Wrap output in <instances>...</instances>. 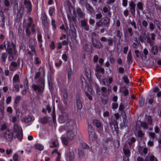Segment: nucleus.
I'll return each mask as SVG.
<instances>
[{
	"mask_svg": "<svg viewBox=\"0 0 161 161\" xmlns=\"http://www.w3.org/2000/svg\"><path fill=\"white\" fill-rule=\"evenodd\" d=\"M85 93L86 96L88 97L89 100L90 101H92L93 99L91 95L87 91H85Z\"/></svg>",
	"mask_w": 161,
	"mask_h": 161,
	"instance_id": "obj_47",
	"label": "nucleus"
},
{
	"mask_svg": "<svg viewBox=\"0 0 161 161\" xmlns=\"http://www.w3.org/2000/svg\"><path fill=\"white\" fill-rule=\"evenodd\" d=\"M31 117L30 116L25 117V121L26 122H30L31 120Z\"/></svg>",
	"mask_w": 161,
	"mask_h": 161,
	"instance_id": "obj_59",
	"label": "nucleus"
},
{
	"mask_svg": "<svg viewBox=\"0 0 161 161\" xmlns=\"http://www.w3.org/2000/svg\"><path fill=\"white\" fill-rule=\"evenodd\" d=\"M13 80L14 83L19 82V75L18 74H15L14 76Z\"/></svg>",
	"mask_w": 161,
	"mask_h": 161,
	"instance_id": "obj_41",
	"label": "nucleus"
},
{
	"mask_svg": "<svg viewBox=\"0 0 161 161\" xmlns=\"http://www.w3.org/2000/svg\"><path fill=\"white\" fill-rule=\"evenodd\" d=\"M147 122L149 125H151L152 123V119L151 116L148 115L147 118Z\"/></svg>",
	"mask_w": 161,
	"mask_h": 161,
	"instance_id": "obj_51",
	"label": "nucleus"
},
{
	"mask_svg": "<svg viewBox=\"0 0 161 161\" xmlns=\"http://www.w3.org/2000/svg\"><path fill=\"white\" fill-rule=\"evenodd\" d=\"M48 84L49 90L51 92L53 90V82H48Z\"/></svg>",
	"mask_w": 161,
	"mask_h": 161,
	"instance_id": "obj_55",
	"label": "nucleus"
},
{
	"mask_svg": "<svg viewBox=\"0 0 161 161\" xmlns=\"http://www.w3.org/2000/svg\"><path fill=\"white\" fill-rule=\"evenodd\" d=\"M144 4L141 2H139L137 4V7L138 9L137 10V13L138 14H140V11L139 10H140L142 11H143L144 9L143 7Z\"/></svg>",
	"mask_w": 161,
	"mask_h": 161,
	"instance_id": "obj_15",
	"label": "nucleus"
},
{
	"mask_svg": "<svg viewBox=\"0 0 161 161\" xmlns=\"http://www.w3.org/2000/svg\"><path fill=\"white\" fill-rule=\"evenodd\" d=\"M11 66H13L14 67H16L18 68L17 67V65L16 62L14 61H13L11 62L10 64L9 67L10 68V69L11 70H13L11 69Z\"/></svg>",
	"mask_w": 161,
	"mask_h": 161,
	"instance_id": "obj_50",
	"label": "nucleus"
},
{
	"mask_svg": "<svg viewBox=\"0 0 161 161\" xmlns=\"http://www.w3.org/2000/svg\"><path fill=\"white\" fill-rule=\"evenodd\" d=\"M51 50H53L55 48V43L53 41H52L51 42L49 46Z\"/></svg>",
	"mask_w": 161,
	"mask_h": 161,
	"instance_id": "obj_57",
	"label": "nucleus"
},
{
	"mask_svg": "<svg viewBox=\"0 0 161 161\" xmlns=\"http://www.w3.org/2000/svg\"><path fill=\"white\" fill-rule=\"evenodd\" d=\"M127 61L129 64H131L132 61V57L131 51L129 52L127 56Z\"/></svg>",
	"mask_w": 161,
	"mask_h": 161,
	"instance_id": "obj_27",
	"label": "nucleus"
},
{
	"mask_svg": "<svg viewBox=\"0 0 161 161\" xmlns=\"http://www.w3.org/2000/svg\"><path fill=\"white\" fill-rule=\"evenodd\" d=\"M96 68V71L97 72H99L102 74H105V70L104 68L99 67L98 65H97Z\"/></svg>",
	"mask_w": 161,
	"mask_h": 161,
	"instance_id": "obj_36",
	"label": "nucleus"
},
{
	"mask_svg": "<svg viewBox=\"0 0 161 161\" xmlns=\"http://www.w3.org/2000/svg\"><path fill=\"white\" fill-rule=\"evenodd\" d=\"M7 57V55L6 53H2L1 56V62L2 63L4 64L6 62Z\"/></svg>",
	"mask_w": 161,
	"mask_h": 161,
	"instance_id": "obj_30",
	"label": "nucleus"
},
{
	"mask_svg": "<svg viewBox=\"0 0 161 161\" xmlns=\"http://www.w3.org/2000/svg\"><path fill=\"white\" fill-rule=\"evenodd\" d=\"M21 99V97L20 96H18L15 98L14 101V102L13 106L14 108L16 111H17V110L18 109V108Z\"/></svg>",
	"mask_w": 161,
	"mask_h": 161,
	"instance_id": "obj_8",
	"label": "nucleus"
},
{
	"mask_svg": "<svg viewBox=\"0 0 161 161\" xmlns=\"http://www.w3.org/2000/svg\"><path fill=\"white\" fill-rule=\"evenodd\" d=\"M36 42L33 39L31 38L29 39V47L31 50H33L35 49V47Z\"/></svg>",
	"mask_w": 161,
	"mask_h": 161,
	"instance_id": "obj_11",
	"label": "nucleus"
},
{
	"mask_svg": "<svg viewBox=\"0 0 161 161\" xmlns=\"http://www.w3.org/2000/svg\"><path fill=\"white\" fill-rule=\"evenodd\" d=\"M124 107L123 105L121 104L119 105V110L121 111V113H125V111L124 110Z\"/></svg>",
	"mask_w": 161,
	"mask_h": 161,
	"instance_id": "obj_61",
	"label": "nucleus"
},
{
	"mask_svg": "<svg viewBox=\"0 0 161 161\" xmlns=\"http://www.w3.org/2000/svg\"><path fill=\"white\" fill-rule=\"evenodd\" d=\"M76 12L78 16L80 18H84L85 16V14L81 10L79 7H77L76 8Z\"/></svg>",
	"mask_w": 161,
	"mask_h": 161,
	"instance_id": "obj_16",
	"label": "nucleus"
},
{
	"mask_svg": "<svg viewBox=\"0 0 161 161\" xmlns=\"http://www.w3.org/2000/svg\"><path fill=\"white\" fill-rule=\"evenodd\" d=\"M100 22L104 25H107L109 24L110 20L107 17H104L100 20Z\"/></svg>",
	"mask_w": 161,
	"mask_h": 161,
	"instance_id": "obj_19",
	"label": "nucleus"
},
{
	"mask_svg": "<svg viewBox=\"0 0 161 161\" xmlns=\"http://www.w3.org/2000/svg\"><path fill=\"white\" fill-rule=\"evenodd\" d=\"M149 136L150 137L151 139L153 140L156 137V134L154 132H149Z\"/></svg>",
	"mask_w": 161,
	"mask_h": 161,
	"instance_id": "obj_49",
	"label": "nucleus"
},
{
	"mask_svg": "<svg viewBox=\"0 0 161 161\" xmlns=\"http://www.w3.org/2000/svg\"><path fill=\"white\" fill-rule=\"evenodd\" d=\"M147 42L148 43H149L150 46H152L154 43V41H152L150 37L149 36L147 37Z\"/></svg>",
	"mask_w": 161,
	"mask_h": 161,
	"instance_id": "obj_46",
	"label": "nucleus"
},
{
	"mask_svg": "<svg viewBox=\"0 0 161 161\" xmlns=\"http://www.w3.org/2000/svg\"><path fill=\"white\" fill-rule=\"evenodd\" d=\"M5 49L6 52L8 55V59L10 61L14 60V56L16 55L17 50L16 44L13 42H11L10 41L6 39L3 42V44L0 45V49Z\"/></svg>",
	"mask_w": 161,
	"mask_h": 161,
	"instance_id": "obj_1",
	"label": "nucleus"
},
{
	"mask_svg": "<svg viewBox=\"0 0 161 161\" xmlns=\"http://www.w3.org/2000/svg\"><path fill=\"white\" fill-rule=\"evenodd\" d=\"M78 154L79 156V158H80L81 159L82 158L84 155L85 153L83 149L81 148H79L78 149Z\"/></svg>",
	"mask_w": 161,
	"mask_h": 161,
	"instance_id": "obj_32",
	"label": "nucleus"
},
{
	"mask_svg": "<svg viewBox=\"0 0 161 161\" xmlns=\"http://www.w3.org/2000/svg\"><path fill=\"white\" fill-rule=\"evenodd\" d=\"M93 124L95 125L97 128L101 127L102 124L101 122L98 120L97 119H94L92 121Z\"/></svg>",
	"mask_w": 161,
	"mask_h": 161,
	"instance_id": "obj_20",
	"label": "nucleus"
},
{
	"mask_svg": "<svg viewBox=\"0 0 161 161\" xmlns=\"http://www.w3.org/2000/svg\"><path fill=\"white\" fill-rule=\"evenodd\" d=\"M14 133L12 130L8 129L4 134V137L8 141H11L13 137Z\"/></svg>",
	"mask_w": 161,
	"mask_h": 161,
	"instance_id": "obj_5",
	"label": "nucleus"
},
{
	"mask_svg": "<svg viewBox=\"0 0 161 161\" xmlns=\"http://www.w3.org/2000/svg\"><path fill=\"white\" fill-rule=\"evenodd\" d=\"M76 104L77 109L81 110L82 108V103L79 98L76 99Z\"/></svg>",
	"mask_w": 161,
	"mask_h": 161,
	"instance_id": "obj_21",
	"label": "nucleus"
},
{
	"mask_svg": "<svg viewBox=\"0 0 161 161\" xmlns=\"http://www.w3.org/2000/svg\"><path fill=\"white\" fill-rule=\"evenodd\" d=\"M24 4L25 5H27V6L25 7V8L27 9L28 12H31L32 11V6L30 0H24Z\"/></svg>",
	"mask_w": 161,
	"mask_h": 161,
	"instance_id": "obj_10",
	"label": "nucleus"
},
{
	"mask_svg": "<svg viewBox=\"0 0 161 161\" xmlns=\"http://www.w3.org/2000/svg\"><path fill=\"white\" fill-rule=\"evenodd\" d=\"M37 39L38 42H42L43 40L42 39V34L39 33L37 34Z\"/></svg>",
	"mask_w": 161,
	"mask_h": 161,
	"instance_id": "obj_45",
	"label": "nucleus"
},
{
	"mask_svg": "<svg viewBox=\"0 0 161 161\" xmlns=\"http://www.w3.org/2000/svg\"><path fill=\"white\" fill-rule=\"evenodd\" d=\"M122 33L119 30H118L116 32V36L117 37H119V39L121 38L122 36Z\"/></svg>",
	"mask_w": 161,
	"mask_h": 161,
	"instance_id": "obj_52",
	"label": "nucleus"
},
{
	"mask_svg": "<svg viewBox=\"0 0 161 161\" xmlns=\"http://www.w3.org/2000/svg\"><path fill=\"white\" fill-rule=\"evenodd\" d=\"M55 8L54 6L50 7L48 13L49 15L51 16V18H52V16L53 15V13H55Z\"/></svg>",
	"mask_w": 161,
	"mask_h": 161,
	"instance_id": "obj_35",
	"label": "nucleus"
},
{
	"mask_svg": "<svg viewBox=\"0 0 161 161\" xmlns=\"http://www.w3.org/2000/svg\"><path fill=\"white\" fill-rule=\"evenodd\" d=\"M122 79L124 82L126 84H128L129 82V80L127 77L126 76H124L123 77Z\"/></svg>",
	"mask_w": 161,
	"mask_h": 161,
	"instance_id": "obj_62",
	"label": "nucleus"
},
{
	"mask_svg": "<svg viewBox=\"0 0 161 161\" xmlns=\"http://www.w3.org/2000/svg\"><path fill=\"white\" fill-rule=\"evenodd\" d=\"M82 147L83 148V149H88L89 148V147L88 144L86 143H83L81 144Z\"/></svg>",
	"mask_w": 161,
	"mask_h": 161,
	"instance_id": "obj_53",
	"label": "nucleus"
},
{
	"mask_svg": "<svg viewBox=\"0 0 161 161\" xmlns=\"http://www.w3.org/2000/svg\"><path fill=\"white\" fill-rule=\"evenodd\" d=\"M44 27L47 29H48L49 27V23L48 21L42 22Z\"/></svg>",
	"mask_w": 161,
	"mask_h": 161,
	"instance_id": "obj_43",
	"label": "nucleus"
},
{
	"mask_svg": "<svg viewBox=\"0 0 161 161\" xmlns=\"http://www.w3.org/2000/svg\"><path fill=\"white\" fill-rule=\"evenodd\" d=\"M34 61L36 64L38 65L41 63V61L38 57H34Z\"/></svg>",
	"mask_w": 161,
	"mask_h": 161,
	"instance_id": "obj_44",
	"label": "nucleus"
},
{
	"mask_svg": "<svg viewBox=\"0 0 161 161\" xmlns=\"http://www.w3.org/2000/svg\"><path fill=\"white\" fill-rule=\"evenodd\" d=\"M129 6L130 8V12L132 15H135V4L133 1H131L129 4Z\"/></svg>",
	"mask_w": 161,
	"mask_h": 161,
	"instance_id": "obj_14",
	"label": "nucleus"
},
{
	"mask_svg": "<svg viewBox=\"0 0 161 161\" xmlns=\"http://www.w3.org/2000/svg\"><path fill=\"white\" fill-rule=\"evenodd\" d=\"M96 91V93L97 95L99 96L101 94V91L100 90V88L98 86V85L97 84H96L95 86Z\"/></svg>",
	"mask_w": 161,
	"mask_h": 161,
	"instance_id": "obj_39",
	"label": "nucleus"
},
{
	"mask_svg": "<svg viewBox=\"0 0 161 161\" xmlns=\"http://www.w3.org/2000/svg\"><path fill=\"white\" fill-rule=\"evenodd\" d=\"M151 52L152 54L154 55L157 54L158 52V48L157 46H154L151 48Z\"/></svg>",
	"mask_w": 161,
	"mask_h": 161,
	"instance_id": "obj_24",
	"label": "nucleus"
},
{
	"mask_svg": "<svg viewBox=\"0 0 161 161\" xmlns=\"http://www.w3.org/2000/svg\"><path fill=\"white\" fill-rule=\"evenodd\" d=\"M22 130V129L21 127L19 126L17 123L14 124V129L13 131H12L14 133H16L18 132H20Z\"/></svg>",
	"mask_w": 161,
	"mask_h": 161,
	"instance_id": "obj_17",
	"label": "nucleus"
},
{
	"mask_svg": "<svg viewBox=\"0 0 161 161\" xmlns=\"http://www.w3.org/2000/svg\"><path fill=\"white\" fill-rule=\"evenodd\" d=\"M81 27L85 31H88L89 30V25L87 23V20H82L80 21Z\"/></svg>",
	"mask_w": 161,
	"mask_h": 161,
	"instance_id": "obj_9",
	"label": "nucleus"
},
{
	"mask_svg": "<svg viewBox=\"0 0 161 161\" xmlns=\"http://www.w3.org/2000/svg\"><path fill=\"white\" fill-rule=\"evenodd\" d=\"M13 159L14 161H18L19 156L17 153L14 154L13 156Z\"/></svg>",
	"mask_w": 161,
	"mask_h": 161,
	"instance_id": "obj_56",
	"label": "nucleus"
},
{
	"mask_svg": "<svg viewBox=\"0 0 161 161\" xmlns=\"http://www.w3.org/2000/svg\"><path fill=\"white\" fill-rule=\"evenodd\" d=\"M145 103V99L143 97H142L141 98L139 101V106L142 107L144 104Z\"/></svg>",
	"mask_w": 161,
	"mask_h": 161,
	"instance_id": "obj_42",
	"label": "nucleus"
},
{
	"mask_svg": "<svg viewBox=\"0 0 161 161\" xmlns=\"http://www.w3.org/2000/svg\"><path fill=\"white\" fill-rule=\"evenodd\" d=\"M118 72L120 74H123L125 71L124 68L123 67H120L118 68Z\"/></svg>",
	"mask_w": 161,
	"mask_h": 161,
	"instance_id": "obj_60",
	"label": "nucleus"
},
{
	"mask_svg": "<svg viewBox=\"0 0 161 161\" xmlns=\"http://www.w3.org/2000/svg\"><path fill=\"white\" fill-rule=\"evenodd\" d=\"M50 118V117H48V118L47 117H42L40 119V121L43 124H45L48 121V119Z\"/></svg>",
	"mask_w": 161,
	"mask_h": 161,
	"instance_id": "obj_38",
	"label": "nucleus"
},
{
	"mask_svg": "<svg viewBox=\"0 0 161 161\" xmlns=\"http://www.w3.org/2000/svg\"><path fill=\"white\" fill-rule=\"evenodd\" d=\"M85 7L87 10H88L90 13L93 14L94 13V10L93 8H92L89 4L86 3L85 4Z\"/></svg>",
	"mask_w": 161,
	"mask_h": 161,
	"instance_id": "obj_23",
	"label": "nucleus"
},
{
	"mask_svg": "<svg viewBox=\"0 0 161 161\" xmlns=\"http://www.w3.org/2000/svg\"><path fill=\"white\" fill-rule=\"evenodd\" d=\"M24 85L25 88H28V81L27 78H26L24 81Z\"/></svg>",
	"mask_w": 161,
	"mask_h": 161,
	"instance_id": "obj_58",
	"label": "nucleus"
},
{
	"mask_svg": "<svg viewBox=\"0 0 161 161\" xmlns=\"http://www.w3.org/2000/svg\"><path fill=\"white\" fill-rule=\"evenodd\" d=\"M76 126L74 120L72 119L68 120L64 126V129L67 130L66 137L69 140H72L76 135V133L74 131V128Z\"/></svg>",
	"mask_w": 161,
	"mask_h": 161,
	"instance_id": "obj_2",
	"label": "nucleus"
},
{
	"mask_svg": "<svg viewBox=\"0 0 161 161\" xmlns=\"http://www.w3.org/2000/svg\"><path fill=\"white\" fill-rule=\"evenodd\" d=\"M41 19L42 20V22L48 20V17L45 12L43 13L42 14Z\"/></svg>",
	"mask_w": 161,
	"mask_h": 161,
	"instance_id": "obj_31",
	"label": "nucleus"
},
{
	"mask_svg": "<svg viewBox=\"0 0 161 161\" xmlns=\"http://www.w3.org/2000/svg\"><path fill=\"white\" fill-rule=\"evenodd\" d=\"M68 19L69 22V27L75 26L74 24V22H75L77 21L76 16H68Z\"/></svg>",
	"mask_w": 161,
	"mask_h": 161,
	"instance_id": "obj_12",
	"label": "nucleus"
},
{
	"mask_svg": "<svg viewBox=\"0 0 161 161\" xmlns=\"http://www.w3.org/2000/svg\"><path fill=\"white\" fill-rule=\"evenodd\" d=\"M61 141L63 144L65 146H68L69 141L67 137H66L65 136H62L61 137Z\"/></svg>",
	"mask_w": 161,
	"mask_h": 161,
	"instance_id": "obj_33",
	"label": "nucleus"
},
{
	"mask_svg": "<svg viewBox=\"0 0 161 161\" xmlns=\"http://www.w3.org/2000/svg\"><path fill=\"white\" fill-rule=\"evenodd\" d=\"M69 27L71 32L72 36L74 39H75L77 37V34L75 26Z\"/></svg>",
	"mask_w": 161,
	"mask_h": 161,
	"instance_id": "obj_22",
	"label": "nucleus"
},
{
	"mask_svg": "<svg viewBox=\"0 0 161 161\" xmlns=\"http://www.w3.org/2000/svg\"><path fill=\"white\" fill-rule=\"evenodd\" d=\"M45 79L44 77H40L37 81L38 85L33 84L32 88L35 91H37L40 93H42L45 88Z\"/></svg>",
	"mask_w": 161,
	"mask_h": 161,
	"instance_id": "obj_3",
	"label": "nucleus"
},
{
	"mask_svg": "<svg viewBox=\"0 0 161 161\" xmlns=\"http://www.w3.org/2000/svg\"><path fill=\"white\" fill-rule=\"evenodd\" d=\"M51 25L53 30L55 31L57 29V25L55 20L53 19H51Z\"/></svg>",
	"mask_w": 161,
	"mask_h": 161,
	"instance_id": "obj_37",
	"label": "nucleus"
},
{
	"mask_svg": "<svg viewBox=\"0 0 161 161\" xmlns=\"http://www.w3.org/2000/svg\"><path fill=\"white\" fill-rule=\"evenodd\" d=\"M63 97L66 100L68 97V92L66 88H64L63 90Z\"/></svg>",
	"mask_w": 161,
	"mask_h": 161,
	"instance_id": "obj_40",
	"label": "nucleus"
},
{
	"mask_svg": "<svg viewBox=\"0 0 161 161\" xmlns=\"http://www.w3.org/2000/svg\"><path fill=\"white\" fill-rule=\"evenodd\" d=\"M34 147L35 149L41 151L43 150L44 148L43 146L40 143L35 144Z\"/></svg>",
	"mask_w": 161,
	"mask_h": 161,
	"instance_id": "obj_26",
	"label": "nucleus"
},
{
	"mask_svg": "<svg viewBox=\"0 0 161 161\" xmlns=\"http://www.w3.org/2000/svg\"><path fill=\"white\" fill-rule=\"evenodd\" d=\"M6 16L3 11L0 10V26L2 28H5Z\"/></svg>",
	"mask_w": 161,
	"mask_h": 161,
	"instance_id": "obj_7",
	"label": "nucleus"
},
{
	"mask_svg": "<svg viewBox=\"0 0 161 161\" xmlns=\"http://www.w3.org/2000/svg\"><path fill=\"white\" fill-rule=\"evenodd\" d=\"M123 151L125 156H126V158L128 160V157H130V150L128 149H123Z\"/></svg>",
	"mask_w": 161,
	"mask_h": 161,
	"instance_id": "obj_28",
	"label": "nucleus"
},
{
	"mask_svg": "<svg viewBox=\"0 0 161 161\" xmlns=\"http://www.w3.org/2000/svg\"><path fill=\"white\" fill-rule=\"evenodd\" d=\"M108 42V44L109 46H112L113 45V42H114V40L112 37L109 38L108 39H107V40Z\"/></svg>",
	"mask_w": 161,
	"mask_h": 161,
	"instance_id": "obj_54",
	"label": "nucleus"
},
{
	"mask_svg": "<svg viewBox=\"0 0 161 161\" xmlns=\"http://www.w3.org/2000/svg\"><path fill=\"white\" fill-rule=\"evenodd\" d=\"M16 133V137L19 141H21L22 140L23 136L22 130L20 132H18Z\"/></svg>",
	"mask_w": 161,
	"mask_h": 161,
	"instance_id": "obj_29",
	"label": "nucleus"
},
{
	"mask_svg": "<svg viewBox=\"0 0 161 161\" xmlns=\"http://www.w3.org/2000/svg\"><path fill=\"white\" fill-rule=\"evenodd\" d=\"M98 60V57L97 55H95L94 56L93 61L94 63H97Z\"/></svg>",
	"mask_w": 161,
	"mask_h": 161,
	"instance_id": "obj_64",
	"label": "nucleus"
},
{
	"mask_svg": "<svg viewBox=\"0 0 161 161\" xmlns=\"http://www.w3.org/2000/svg\"><path fill=\"white\" fill-rule=\"evenodd\" d=\"M144 135V134L142 132V130H140L138 131V137L142 138Z\"/></svg>",
	"mask_w": 161,
	"mask_h": 161,
	"instance_id": "obj_63",
	"label": "nucleus"
},
{
	"mask_svg": "<svg viewBox=\"0 0 161 161\" xmlns=\"http://www.w3.org/2000/svg\"><path fill=\"white\" fill-rule=\"evenodd\" d=\"M139 123L141 124L142 127L144 129L147 128V124L146 122L144 121L142 122L141 120H138L137 121V124Z\"/></svg>",
	"mask_w": 161,
	"mask_h": 161,
	"instance_id": "obj_34",
	"label": "nucleus"
},
{
	"mask_svg": "<svg viewBox=\"0 0 161 161\" xmlns=\"http://www.w3.org/2000/svg\"><path fill=\"white\" fill-rule=\"evenodd\" d=\"M69 118L68 114H66L60 115L59 118V122L60 123H63L68 120Z\"/></svg>",
	"mask_w": 161,
	"mask_h": 161,
	"instance_id": "obj_13",
	"label": "nucleus"
},
{
	"mask_svg": "<svg viewBox=\"0 0 161 161\" xmlns=\"http://www.w3.org/2000/svg\"><path fill=\"white\" fill-rule=\"evenodd\" d=\"M87 130L89 139L92 140L96 139L97 138V136L94 132V129L91 125H88Z\"/></svg>",
	"mask_w": 161,
	"mask_h": 161,
	"instance_id": "obj_4",
	"label": "nucleus"
},
{
	"mask_svg": "<svg viewBox=\"0 0 161 161\" xmlns=\"http://www.w3.org/2000/svg\"><path fill=\"white\" fill-rule=\"evenodd\" d=\"M4 109V104L2 103L0 104V112L1 114H3Z\"/></svg>",
	"mask_w": 161,
	"mask_h": 161,
	"instance_id": "obj_48",
	"label": "nucleus"
},
{
	"mask_svg": "<svg viewBox=\"0 0 161 161\" xmlns=\"http://www.w3.org/2000/svg\"><path fill=\"white\" fill-rule=\"evenodd\" d=\"M128 33L130 36H132L134 35V33L133 32L132 29L131 28L129 27L127 29V32L124 33V36L125 38L128 37Z\"/></svg>",
	"mask_w": 161,
	"mask_h": 161,
	"instance_id": "obj_18",
	"label": "nucleus"
},
{
	"mask_svg": "<svg viewBox=\"0 0 161 161\" xmlns=\"http://www.w3.org/2000/svg\"><path fill=\"white\" fill-rule=\"evenodd\" d=\"M52 145L50 146V147L51 148H58L59 147V143L57 140H55L52 141Z\"/></svg>",
	"mask_w": 161,
	"mask_h": 161,
	"instance_id": "obj_25",
	"label": "nucleus"
},
{
	"mask_svg": "<svg viewBox=\"0 0 161 161\" xmlns=\"http://www.w3.org/2000/svg\"><path fill=\"white\" fill-rule=\"evenodd\" d=\"M92 42L93 47L97 49H100L103 47V45L102 44L100 41L95 38H92Z\"/></svg>",
	"mask_w": 161,
	"mask_h": 161,
	"instance_id": "obj_6",
	"label": "nucleus"
}]
</instances>
